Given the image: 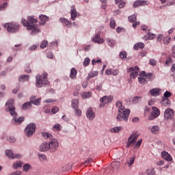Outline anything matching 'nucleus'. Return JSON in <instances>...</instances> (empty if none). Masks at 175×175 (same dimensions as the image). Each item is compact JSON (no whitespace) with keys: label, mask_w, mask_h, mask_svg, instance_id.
<instances>
[{"label":"nucleus","mask_w":175,"mask_h":175,"mask_svg":"<svg viewBox=\"0 0 175 175\" xmlns=\"http://www.w3.org/2000/svg\"><path fill=\"white\" fill-rule=\"evenodd\" d=\"M5 111L6 113H10V114L13 117L12 120V124L14 125H20L22 122H24L25 117L21 116L19 118L18 115L16 112V107H14V100L10 99L5 103Z\"/></svg>","instance_id":"f257e3e1"},{"label":"nucleus","mask_w":175,"mask_h":175,"mask_svg":"<svg viewBox=\"0 0 175 175\" xmlns=\"http://www.w3.org/2000/svg\"><path fill=\"white\" fill-rule=\"evenodd\" d=\"M116 106L118 108V114L116 117L117 121H124L128 122V118L129 114H131V111L129 109H125L122 106V103L121 101H118L116 103Z\"/></svg>","instance_id":"f03ea898"},{"label":"nucleus","mask_w":175,"mask_h":175,"mask_svg":"<svg viewBox=\"0 0 175 175\" xmlns=\"http://www.w3.org/2000/svg\"><path fill=\"white\" fill-rule=\"evenodd\" d=\"M47 76L48 75L46 72L42 73V76L40 74L36 75V87H37V88H42V87H46V85L50 84Z\"/></svg>","instance_id":"7ed1b4c3"},{"label":"nucleus","mask_w":175,"mask_h":175,"mask_svg":"<svg viewBox=\"0 0 175 175\" xmlns=\"http://www.w3.org/2000/svg\"><path fill=\"white\" fill-rule=\"evenodd\" d=\"M35 132H36V124L35 123H30L25 128V134L27 137L33 136Z\"/></svg>","instance_id":"20e7f679"},{"label":"nucleus","mask_w":175,"mask_h":175,"mask_svg":"<svg viewBox=\"0 0 175 175\" xmlns=\"http://www.w3.org/2000/svg\"><path fill=\"white\" fill-rule=\"evenodd\" d=\"M3 27L7 29L8 32H10V33H16V32H18L20 28L18 24L16 23H5Z\"/></svg>","instance_id":"39448f33"},{"label":"nucleus","mask_w":175,"mask_h":175,"mask_svg":"<svg viewBox=\"0 0 175 175\" xmlns=\"http://www.w3.org/2000/svg\"><path fill=\"white\" fill-rule=\"evenodd\" d=\"M48 144L50 152H55L58 150V147H59V143H58V140L55 138H51Z\"/></svg>","instance_id":"423d86ee"},{"label":"nucleus","mask_w":175,"mask_h":175,"mask_svg":"<svg viewBox=\"0 0 175 175\" xmlns=\"http://www.w3.org/2000/svg\"><path fill=\"white\" fill-rule=\"evenodd\" d=\"M5 154L9 159H21L23 158V155L21 154H16L14 153L12 150H6Z\"/></svg>","instance_id":"0eeeda50"},{"label":"nucleus","mask_w":175,"mask_h":175,"mask_svg":"<svg viewBox=\"0 0 175 175\" xmlns=\"http://www.w3.org/2000/svg\"><path fill=\"white\" fill-rule=\"evenodd\" d=\"M152 111L151 112L150 116H149V118H148L150 121H152V120H155V118H158V117H159L161 114V111L157 107H152Z\"/></svg>","instance_id":"6e6552de"},{"label":"nucleus","mask_w":175,"mask_h":175,"mask_svg":"<svg viewBox=\"0 0 175 175\" xmlns=\"http://www.w3.org/2000/svg\"><path fill=\"white\" fill-rule=\"evenodd\" d=\"M114 97L113 96H104L103 97L100 98V107H103L107 103H111V102H113V99Z\"/></svg>","instance_id":"1a4fd4ad"},{"label":"nucleus","mask_w":175,"mask_h":175,"mask_svg":"<svg viewBox=\"0 0 175 175\" xmlns=\"http://www.w3.org/2000/svg\"><path fill=\"white\" fill-rule=\"evenodd\" d=\"M27 30L31 31V35H33V36L38 35V33H40V32L42 31L40 30V28H39L37 26H35V25H32V24L30 26L27 27Z\"/></svg>","instance_id":"9d476101"},{"label":"nucleus","mask_w":175,"mask_h":175,"mask_svg":"<svg viewBox=\"0 0 175 175\" xmlns=\"http://www.w3.org/2000/svg\"><path fill=\"white\" fill-rule=\"evenodd\" d=\"M174 116V110L168 108L164 112V118L165 120H172Z\"/></svg>","instance_id":"9b49d317"},{"label":"nucleus","mask_w":175,"mask_h":175,"mask_svg":"<svg viewBox=\"0 0 175 175\" xmlns=\"http://www.w3.org/2000/svg\"><path fill=\"white\" fill-rule=\"evenodd\" d=\"M59 21L64 27H66V28H72V21H69L68 18L60 17Z\"/></svg>","instance_id":"f8f14e48"},{"label":"nucleus","mask_w":175,"mask_h":175,"mask_svg":"<svg viewBox=\"0 0 175 175\" xmlns=\"http://www.w3.org/2000/svg\"><path fill=\"white\" fill-rule=\"evenodd\" d=\"M121 166V163L120 161H113L111 163V170L113 173L116 172H118V170L120 169Z\"/></svg>","instance_id":"ddd939ff"},{"label":"nucleus","mask_w":175,"mask_h":175,"mask_svg":"<svg viewBox=\"0 0 175 175\" xmlns=\"http://www.w3.org/2000/svg\"><path fill=\"white\" fill-rule=\"evenodd\" d=\"M137 140V137H133L132 135H131L129 137V141L126 146V148H130V147H133Z\"/></svg>","instance_id":"4468645a"},{"label":"nucleus","mask_w":175,"mask_h":175,"mask_svg":"<svg viewBox=\"0 0 175 175\" xmlns=\"http://www.w3.org/2000/svg\"><path fill=\"white\" fill-rule=\"evenodd\" d=\"M95 113H94V111H92V107H89L87 109L86 111V117L89 121H92L94 118H95Z\"/></svg>","instance_id":"2eb2a0df"},{"label":"nucleus","mask_w":175,"mask_h":175,"mask_svg":"<svg viewBox=\"0 0 175 175\" xmlns=\"http://www.w3.org/2000/svg\"><path fill=\"white\" fill-rule=\"evenodd\" d=\"M92 41L94 43H97L98 44H102V43H105V40L100 38V34H99V33H97L94 35L92 38Z\"/></svg>","instance_id":"dca6fc26"},{"label":"nucleus","mask_w":175,"mask_h":175,"mask_svg":"<svg viewBox=\"0 0 175 175\" xmlns=\"http://www.w3.org/2000/svg\"><path fill=\"white\" fill-rule=\"evenodd\" d=\"M150 3L146 0H137L133 3V8H139V6H147Z\"/></svg>","instance_id":"f3484780"},{"label":"nucleus","mask_w":175,"mask_h":175,"mask_svg":"<svg viewBox=\"0 0 175 175\" xmlns=\"http://www.w3.org/2000/svg\"><path fill=\"white\" fill-rule=\"evenodd\" d=\"M76 18H77V11L76 10V7L72 5L70 10V20L71 21H75Z\"/></svg>","instance_id":"a211bd4d"},{"label":"nucleus","mask_w":175,"mask_h":175,"mask_svg":"<svg viewBox=\"0 0 175 175\" xmlns=\"http://www.w3.org/2000/svg\"><path fill=\"white\" fill-rule=\"evenodd\" d=\"M40 151L41 152H46L47 151H49L50 152V146L49 145V143L44 142L40 146Z\"/></svg>","instance_id":"6ab92c4d"},{"label":"nucleus","mask_w":175,"mask_h":175,"mask_svg":"<svg viewBox=\"0 0 175 175\" xmlns=\"http://www.w3.org/2000/svg\"><path fill=\"white\" fill-rule=\"evenodd\" d=\"M42 100V98H36V96H31L30 98V103L35 106H40V101Z\"/></svg>","instance_id":"aec40b11"},{"label":"nucleus","mask_w":175,"mask_h":175,"mask_svg":"<svg viewBox=\"0 0 175 175\" xmlns=\"http://www.w3.org/2000/svg\"><path fill=\"white\" fill-rule=\"evenodd\" d=\"M2 139H5L7 142H9L10 143H16V141L17 140L14 136L13 135H6V134H3Z\"/></svg>","instance_id":"412c9836"},{"label":"nucleus","mask_w":175,"mask_h":175,"mask_svg":"<svg viewBox=\"0 0 175 175\" xmlns=\"http://www.w3.org/2000/svg\"><path fill=\"white\" fill-rule=\"evenodd\" d=\"M161 157L163 159H165V161H167L168 162L173 161V158H172V156L170 154L167 153V152H162Z\"/></svg>","instance_id":"4be33fe9"},{"label":"nucleus","mask_w":175,"mask_h":175,"mask_svg":"<svg viewBox=\"0 0 175 175\" xmlns=\"http://www.w3.org/2000/svg\"><path fill=\"white\" fill-rule=\"evenodd\" d=\"M131 72H133L131 73ZM128 72L131 73L130 77L131 79H136V77L139 75V72L137 71H135V68L131 67L128 70Z\"/></svg>","instance_id":"5701e85b"},{"label":"nucleus","mask_w":175,"mask_h":175,"mask_svg":"<svg viewBox=\"0 0 175 175\" xmlns=\"http://www.w3.org/2000/svg\"><path fill=\"white\" fill-rule=\"evenodd\" d=\"M76 77H77V70L75 68H72L70 72V79H71V80H75Z\"/></svg>","instance_id":"b1692460"},{"label":"nucleus","mask_w":175,"mask_h":175,"mask_svg":"<svg viewBox=\"0 0 175 175\" xmlns=\"http://www.w3.org/2000/svg\"><path fill=\"white\" fill-rule=\"evenodd\" d=\"M39 18L42 21V23H40V25H44L46 24V21H49V16L43 14L40 15Z\"/></svg>","instance_id":"393cba45"},{"label":"nucleus","mask_w":175,"mask_h":175,"mask_svg":"<svg viewBox=\"0 0 175 175\" xmlns=\"http://www.w3.org/2000/svg\"><path fill=\"white\" fill-rule=\"evenodd\" d=\"M145 40H152L154 38H155V34L148 31L146 34L144 36Z\"/></svg>","instance_id":"a878e982"},{"label":"nucleus","mask_w":175,"mask_h":175,"mask_svg":"<svg viewBox=\"0 0 175 175\" xmlns=\"http://www.w3.org/2000/svg\"><path fill=\"white\" fill-rule=\"evenodd\" d=\"M159 91H161V90L158 89V88H154L150 90V95H152V96H159L160 94Z\"/></svg>","instance_id":"bb28decb"},{"label":"nucleus","mask_w":175,"mask_h":175,"mask_svg":"<svg viewBox=\"0 0 175 175\" xmlns=\"http://www.w3.org/2000/svg\"><path fill=\"white\" fill-rule=\"evenodd\" d=\"M28 80H29V75H22L18 78V81H20L21 83L28 81Z\"/></svg>","instance_id":"cd10ccee"},{"label":"nucleus","mask_w":175,"mask_h":175,"mask_svg":"<svg viewBox=\"0 0 175 175\" xmlns=\"http://www.w3.org/2000/svg\"><path fill=\"white\" fill-rule=\"evenodd\" d=\"M161 103L163 106H165V107H169V106H170V100H169V98H162Z\"/></svg>","instance_id":"c85d7f7f"},{"label":"nucleus","mask_w":175,"mask_h":175,"mask_svg":"<svg viewBox=\"0 0 175 175\" xmlns=\"http://www.w3.org/2000/svg\"><path fill=\"white\" fill-rule=\"evenodd\" d=\"M107 44L109 46V47H114L116 46V41L113 39H110L109 38H105Z\"/></svg>","instance_id":"c756f323"},{"label":"nucleus","mask_w":175,"mask_h":175,"mask_svg":"<svg viewBox=\"0 0 175 175\" xmlns=\"http://www.w3.org/2000/svg\"><path fill=\"white\" fill-rule=\"evenodd\" d=\"M32 107V104L31 102H27L23 104L22 105V110H29V109Z\"/></svg>","instance_id":"7c9ffc66"},{"label":"nucleus","mask_w":175,"mask_h":175,"mask_svg":"<svg viewBox=\"0 0 175 175\" xmlns=\"http://www.w3.org/2000/svg\"><path fill=\"white\" fill-rule=\"evenodd\" d=\"M138 81L139 84L144 85V84H147V78L145 76H141L138 77Z\"/></svg>","instance_id":"2f4dec72"},{"label":"nucleus","mask_w":175,"mask_h":175,"mask_svg":"<svg viewBox=\"0 0 175 175\" xmlns=\"http://www.w3.org/2000/svg\"><path fill=\"white\" fill-rule=\"evenodd\" d=\"M159 129V126L154 125L151 128L150 131L152 132V133H154V135H158Z\"/></svg>","instance_id":"473e14b6"},{"label":"nucleus","mask_w":175,"mask_h":175,"mask_svg":"<svg viewBox=\"0 0 175 175\" xmlns=\"http://www.w3.org/2000/svg\"><path fill=\"white\" fill-rule=\"evenodd\" d=\"M23 167V162L18 161L13 163V169H20Z\"/></svg>","instance_id":"72a5a7b5"},{"label":"nucleus","mask_w":175,"mask_h":175,"mask_svg":"<svg viewBox=\"0 0 175 175\" xmlns=\"http://www.w3.org/2000/svg\"><path fill=\"white\" fill-rule=\"evenodd\" d=\"M71 106L72 109H79V100L77 99H72Z\"/></svg>","instance_id":"f704fd0d"},{"label":"nucleus","mask_w":175,"mask_h":175,"mask_svg":"<svg viewBox=\"0 0 175 175\" xmlns=\"http://www.w3.org/2000/svg\"><path fill=\"white\" fill-rule=\"evenodd\" d=\"M139 49H144V43L138 42L133 46L134 50H139Z\"/></svg>","instance_id":"c9c22d12"},{"label":"nucleus","mask_w":175,"mask_h":175,"mask_svg":"<svg viewBox=\"0 0 175 175\" xmlns=\"http://www.w3.org/2000/svg\"><path fill=\"white\" fill-rule=\"evenodd\" d=\"M41 135L44 139H50V140L53 139V135L50 133L42 132Z\"/></svg>","instance_id":"e433bc0d"},{"label":"nucleus","mask_w":175,"mask_h":175,"mask_svg":"<svg viewBox=\"0 0 175 175\" xmlns=\"http://www.w3.org/2000/svg\"><path fill=\"white\" fill-rule=\"evenodd\" d=\"M128 18L130 23H134V21H136V20L137 19V14L131 15L128 17Z\"/></svg>","instance_id":"4c0bfd02"},{"label":"nucleus","mask_w":175,"mask_h":175,"mask_svg":"<svg viewBox=\"0 0 175 175\" xmlns=\"http://www.w3.org/2000/svg\"><path fill=\"white\" fill-rule=\"evenodd\" d=\"M98 75H99V72H98V71H91L88 74V77L89 79H92V77H96V76H98Z\"/></svg>","instance_id":"58836bf2"},{"label":"nucleus","mask_w":175,"mask_h":175,"mask_svg":"<svg viewBox=\"0 0 175 175\" xmlns=\"http://www.w3.org/2000/svg\"><path fill=\"white\" fill-rule=\"evenodd\" d=\"M27 20H28L29 23H30L32 25L36 24V23L38 21V19H36V18H35V16H27Z\"/></svg>","instance_id":"ea45409f"},{"label":"nucleus","mask_w":175,"mask_h":175,"mask_svg":"<svg viewBox=\"0 0 175 175\" xmlns=\"http://www.w3.org/2000/svg\"><path fill=\"white\" fill-rule=\"evenodd\" d=\"M142 96H135L132 100V103L133 105H136V104L139 103V102H140V100H142Z\"/></svg>","instance_id":"a19ab883"},{"label":"nucleus","mask_w":175,"mask_h":175,"mask_svg":"<svg viewBox=\"0 0 175 175\" xmlns=\"http://www.w3.org/2000/svg\"><path fill=\"white\" fill-rule=\"evenodd\" d=\"M38 157L39 160L41 162H43V161H46L47 159V157L43 153H38Z\"/></svg>","instance_id":"79ce46f5"},{"label":"nucleus","mask_w":175,"mask_h":175,"mask_svg":"<svg viewBox=\"0 0 175 175\" xmlns=\"http://www.w3.org/2000/svg\"><path fill=\"white\" fill-rule=\"evenodd\" d=\"M146 174L154 175L155 174V169L154 167L148 168L146 170Z\"/></svg>","instance_id":"37998d69"},{"label":"nucleus","mask_w":175,"mask_h":175,"mask_svg":"<svg viewBox=\"0 0 175 175\" xmlns=\"http://www.w3.org/2000/svg\"><path fill=\"white\" fill-rule=\"evenodd\" d=\"M171 38L169 36H167L165 38H164L163 39V44H165V46H167V44H169V43H170V40H171Z\"/></svg>","instance_id":"c03bdc74"},{"label":"nucleus","mask_w":175,"mask_h":175,"mask_svg":"<svg viewBox=\"0 0 175 175\" xmlns=\"http://www.w3.org/2000/svg\"><path fill=\"white\" fill-rule=\"evenodd\" d=\"M121 129H122V127L120 126L113 127V129H111V132L112 133H118V132H120V131H121Z\"/></svg>","instance_id":"a18cd8bd"},{"label":"nucleus","mask_w":175,"mask_h":175,"mask_svg":"<svg viewBox=\"0 0 175 175\" xmlns=\"http://www.w3.org/2000/svg\"><path fill=\"white\" fill-rule=\"evenodd\" d=\"M21 23H23L24 27H27V29H28V27H30L32 24L29 23L25 18L21 19Z\"/></svg>","instance_id":"49530a36"},{"label":"nucleus","mask_w":175,"mask_h":175,"mask_svg":"<svg viewBox=\"0 0 175 175\" xmlns=\"http://www.w3.org/2000/svg\"><path fill=\"white\" fill-rule=\"evenodd\" d=\"M92 96V94L91 92H85L83 93L82 98H83V99H88V98H91Z\"/></svg>","instance_id":"de8ad7c7"},{"label":"nucleus","mask_w":175,"mask_h":175,"mask_svg":"<svg viewBox=\"0 0 175 175\" xmlns=\"http://www.w3.org/2000/svg\"><path fill=\"white\" fill-rule=\"evenodd\" d=\"M48 45H49V42L46 40H44L40 44V49H46V47H47Z\"/></svg>","instance_id":"09e8293b"},{"label":"nucleus","mask_w":175,"mask_h":175,"mask_svg":"<svg viewBox=\"0 0 175 175\" xmlns=\"http://www.w3.org/2000/svg\"><path fill=\"white\" fill-rule=\"evenodd\" d=\"M111 28H112V29H114L116 28V20H114V18H111L110 19V24H109Z\"/></svg>","instance_id":"8fccbe9b"},{"label":"nucleus","mask_w":175,"mask_h":175,"mask_svg":"<svg viewBox=\"0 0 175 175\" xmlns=\"http://www.w3.org/2000/svg\"><path fill=\"white\" fill-rule=\"evenodd\" d=\"M23 172H28V170H31L32 169V167L29 163H27L23 165Z\"/></svg>","instance_id":"3c124183"},{"label":"nucleus","mask_w":175,"mask_h":175,"mask_svg":"<svg viewBox=\"0 0 175 175\" xmlns=\"http://www.w3.org/2000/svg\"><path fill=\"white\" fill-rule=\"evenodd\" d=\"M142 75H144V77L146 79H148V80H151V77H152V73L148 72L146 74V72H144V71H142Z\"/></svg>","instance_id":"603ef678"},{"label":"nucleus","mask_w":175,"mask_h":175,"mask_svg":"<svg viewBox=\"0 0 175 175\" xmlns=\"http://www.w3.org/2000/svg\"><path fill=\"white\" fill-rule=\"evenodd\" d=\"M90 62H91V59H90V57L85 58L83 62V66H88V65H90Z\"/></svg>","instance_id":"864d4df0"},{"label":"nucleus","mask_w":175,"mask_h":175,"mask_svg":"<svg viewBox=\"0 0 175 175\" xmlns=\"http://www.w3.org/2000/svg\"><path fill=\"white\" fill-rule=\"evenodd\" d=\"M136 157L134 156L133 157H131L129 161H127V164L129 165V166H132V165H133V163L135 162V159Z\"/></svg>","instance_id":"5fc2aeb1"},{"label":"nucleus","mask_w":175,"mask_h":175,"mask_svg":"<svg viewBox=\"0 0 175 175\" xmlns=\"http://www.w3.org/2000/svg\"><path fill=\"white\" fill-rule=\"evenodd\" d=\"M57 100L54 99V98H47L46 100H43V103H53L54 102H55Z\"/></svg>","instance_id":"6e6d98bb"},{"label":"nucleus","mask_w":175,"mask_h":175,"mask_svg":"<svg viewBox=\"0 0 175 175\" xmlns=\"http://www.w3.org/2000/svg\"><path fill=\"white\" fill-rule=\"evenodd\" d=\"M172 62H173V59L172 57H168L166 59L164 65H165V66H166V65H167V66H169V65H170V64H172Z\"/></svg>","instance_id":"4d7b16f0"},{"label":"nucleus","mask_w":175,"mask_h":175,"mask_svg":"<svg viewBox=\"0 0 175 175\" xmlns=\"http://www.w3.org/2000/svg\"><path fill=\"white\" fill-rule=\"evenodd\" d=\"M120 58H121V59H126V53L125 51H122L120 53Z\"/></svg>","instance_id":"13d9d810"},{"label":"nucleus","mask_w":175,"mask_h":175,"mask_svg":"<svg viewBox=\"0 0 175 175\" xmlns=\"http://www.w3.org/2000/svg\"><path fill=\"white\" fill-rule=\"evenodd\" d=\"M38 47H39V45L33 44L29 47V50L30 51H35L37 50Z\"/></svg>","instance_id":"bf43d9fd"},{"label":"nucleus","mask_w":175,"mask_h":175,"mask_svg":"<svg viewBox=\"0 0 175 175\" xmlns=\"http://www.w3.org/2000/svg\"><path fill=\"white\" fill-rule=\"evenodd\" d=\"M170 96H172V93L169 91H166L164 93V96L163 98H164L165 99H169V98H170Z\"/></svg>","instance_id":"052dcab7"},{"label":"nucleus","mask_w":175,"mask_h":175,"mask_svg":"<svg viewBox=\"0 0 175 175\" xmlns=\"http://www.w3.org/2000/svg\"><path fill=\"white\" fill-rule=\"evenodd\" d=\"M53 130L57 131V132L61 131V124H55L54 126H53Z\"/></svg>","instance_id":"680f3d73"},{"label":"nucleus","mask_w":175,"mask_h":175,"mask_svg":"<svg viewBox=\"0 0 175 175\" xmlns=\"http://www.w3.org/2000/svg\"><path fill=\"white\" fill-rule=\"evenodd\" d=\"M75 114L77 116V117H80L81 116V110H80L79 108L74 109Z\"/></svg>","instance_id":"e2e57ef3"},{"label":"nucleus","mask_w":175,"mask_h":175,"mask_svg":"<svg viewBox=\"0 0 175 175\" xmlns=\"http://www.w3.org/2000/svg\"><path fill=\"white\" fill-rule=\"evenodd\" d=\"M59 111V108L58 107H53L51 109V113H53V114H57V113H58Z\"/></svg>","instance_id":"0e129e2a"},{"label":"nucleus","mask_w":175,"mask_h":175,"mask_svg":"<svg viewBox=\"0 0 175 175\" xmlns=\"http://www.w3.org/2000/svg\"><path fill=\"white\" fill-rule=\"evenodd\" d=\"M8 2H5L4 3H3L2 5H0V12H2V10H5V9H6V8H8Z\"/></svg>","instance_id":"69168bd1"},{"label":"nucleus","mask_w":175,"mask_h":175,"mask_svg":"<svg viewBox=\"0 0 175 175\" xmlns=\"http://www.w3.org/2000/svg\"><path fill=\"white\" fill-rule=\"evenodd\" d=\"M92 46V45L91 44L85 45V48H83L82 50H83V51H90V50H91Z\"/></svg>","instance_id":"338daca9"},{"label":"nucleus","mask_w":175,"mask_h":175,"mask_svg":"<svg viewBox=\"0 0 175 175\" xmlns=\"http://www.w3.org/2000/svg\"><path fill=\"white\" fill-rule=\"evenodd\" d=\"M23 172H21V171L17 170L15 171L11 174H10V175H21Z\"/></svg>","instance_id":"774afa93"}]
</instances>
